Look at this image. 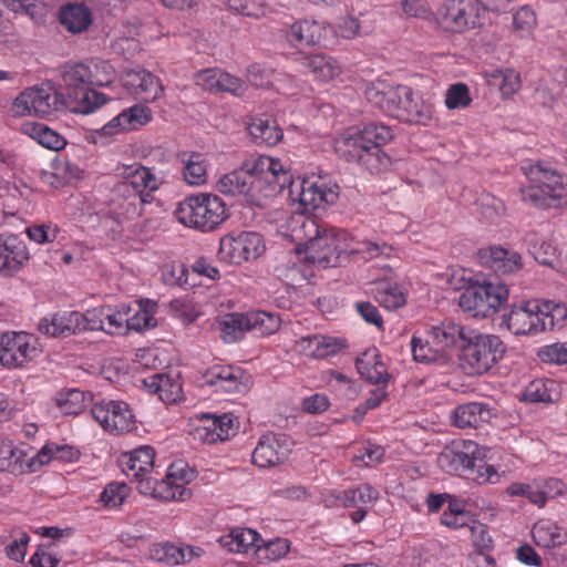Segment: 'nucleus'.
<instances>
[{
    "instance_id": "obj_6",
    "label": "nucleus",
    "mask_w": 567,
    "mask_h": 567,
    "mask_svg": "<svg viewBox=\"0 0 567 567\" xmlns=\"http://www.w3.org/2000/svg\"><path fill=\"white\" fill-rule=\"evenodd\" d=\"M467 334L458 353L460 368L467 375H482L504 358L506 346L496 334H485L474 329Z\"/></svg>"
},
{
    "instance_id": "obj_26",
    "label": "nucleus",
    "mask_w": 567,
    "mask_h": 567,
    "mask_svg": "<svg viewBox=\"0 0 567 567\" xmlns=\"http://www.w3.org/2000/svg\"><path fill=\"white\" fill-rule=\"evenodd\" d=\"M355 368L359 374L369 383L388 388L391 377L388 373L385 363L382 361L381 354L375 348L362 353L355 360Z\"/></svg>"
},
{
    "instance_id": "obj_3",
    "label": "nucleus",
    "mask_w": 567,
    "mask_h": 567,
    "mask_svg": "<svg viewBox=\"0 0 567 567\" xmlns=\"http://www.w3.org/2000/svg\"><path fill=\"white\" fill-rule=\"evenodd\" d=\"M365 97L371 104L401 122L426 124L432 118V106L406 85L371 84L365 90Z\"/></svg>"
},
{
    "instance_id": "obj_19",
    "label": "nucleus",
    "mask_w": 567,
    "mask_h": 567,
    "mask_svg": "<svg viewBox=\"0 0 567 567\" xmlns=\"http://www.w3.org/2000/svg\"><path fill=\"white\" fill-rule=\"evenodd\" d=\"M219 193L224 195H244L250 203L261 206L267 198H256L255 189L256 178L250 175L247 168L241 165L238 169H235L228 174L223 175L216 185Z\"/></svg>"
},
{
    "instance_id": "obj_59",
    "label": "nucleus",
    "mask_w": 567,
    "mask_h": 567,
    "mask_svg": "<svg viewBox=\"0 0 567 567\" xmlns=\"http://www.w3.org/2000/svg\"><path fill=\"white\" fill-rule=\"evenodd\" d=\"M289 551V545L286 539L276 538L268 543L259 542L257 547V554L260 558L268 559L270 561L282 558Z\"/></svg>"
},
{
    "instance_id": "obj_25",
    "label": "nucleus",
    "mask_w": 567,
    "mask_h": 567,
    "mask_svg": "<svg viewBox=\"0 0 567 567\" xmlns=\"http://www.w3.org/2000/svg\"><path fill=\"white\" fill-rule=\"evenodd\" d=\"M122 471L133 478L151 474L155 468V450L150 445H142L133 451L122 453L120 457Z\"/></svg>"
},
{
    "instance_id": "obj_11",
    "label": "nucleus",
    "mask_w": 567,
    "mask_h": 567,
    "mask_svg": "<svg viewBox=\"0 0 567 567\" xmlns=\"http://www.w3.org/2000/svg\"><path fill=\"white\" fill-rule=\"evenodd\" d=\"M265 250L262 236L255 231L228 234L220 239L218 258L228 264L240 265L257 259Z\"/></svg>"
},
{
    "instance_id": "obj_33",
    "label": "nucleus",
    "mask_w": 567,
    "mask_h": 567,
    "mask_svg": "<svg viewBox=\"0 0 567 567\" xmlns=\"http://www.w3.org/2000/svg\"><path fill=\"white\" fill-rule=\"evenodd\" d=\"M204 550L195 546H175L173 544H158L152 549V557L167 565L190 563L203 555Z\"/></svg>"
},
{
    "instance_id": "obj_14",
    "label": "nucleus",
    "mask_w": 567,
    "mask_h": 567,
    "mask_svg": "<svg viewBox=\"0 0 567 567\" xmlns=\"http://www.w3.org/2000/svg\"><path fill=\"white\" fill-rule=\"evenodd\" d=\"M91 414L110 433L130 432L135 426V416L124 401L103 400L92 406Z\"/></svg>"
},
{
    "instance_id": "obj_16",
    "label": "nucleus",
    "mask_w": 567,
    "mask_h": 567,
    "mask_svg": "<svg viewBox=\"0 0 567 567\" xmlns=\"http://www.w3.org/2000/svg\"><path fill=\"white\" fill-rule=\"evenodd\" d=\"M539 317V301L529 300L520 306H514L503 316V323L515 336L535 334L544 331V322Z\"/></svg>"
},
{
    "instance_id": "obj_52",
    "label": "nucleus",
    "mask_w": 567,
    "mask_h": 567,
    "mask_svg": "<svg viewBox=\"0 0 567 567\" xmlns=\"http://www.w3.org/2000/svg\"><path fill=\"white\" fill-rule=\"evenodd\" d=\"M305 66L320 81H329L338 74V68L331 59L321 54L308 56Z\"/></svg>"
},
{
    "instance_id": "obj_46",
    "label": "nucleus",
    "mask_w": 567,
    "mask_h": 567,
    "mask_svg": "<svg viewBox=\"0 0 567 567\" xmlns=\"http://www.w3.org/2000/svg\"><path fill=\"white\" fill-rule=\"evenodd\" d=\"M489 84L498 87L504 97H509L519 90L520 75L513 69H498L491 73Z\"/></svg>"
},
{
    "instance_id": "obj_4",
    "label": "nucleus",
    "mask_w": 567,
    "mask_h": 567,
    "mask_svg": "<svg viewBox=\"0 0 567 567\" xmlns=\"http://www.w3.org/2000/svg\"><path fill=\"white\" fill-rule=\"evenodd\" d=\"M437 464L449 474L463 475L480 484L494 483L493 477L498 476L494 466L486 463L484 450L474 441L454 442L444 447L437 456Z\"/></svg>"
},
{
    "instance_id": "obj_61",
    "label": "nucleus",
    "mask_w": 567,
    "mask_h": 567,
    "mask_svg": "<svg viewBox=\"0 0 567 567\" xmlns=\"http://www.w3.org/2000/svg\"><path fill=\"white\" fill-rule=\"evenodd\" d=\"M536 14L528 6L520 7L513 14V28L520 35L529 34L536 27Z\"/></svg>"
},
{
    "instance_id": "obj_23",
    "label": "nucleus",
    "mask_w": 567,
    "mask_h": 567,
    "mask_svg": "<svg viewBox=\"0 0 567 567\" xmlns=\"http://www.w3.org/2000/svg\"><path fill=\"white\" fill-rule=\"evenodd\" d=\"M203 421L205 424L197 429V434L207 444L224 442L235 435L238 430V421L231 413L205 414Z\"/></svg>"
},
{
    "instance_id": "obj_64",
    "label": "nucleus",
    "mask_w": 567,
    "mask_h": 567,
    "mask_svg": "<svg viewBox=\"0 0 567 567\" xmlns=\"http://www.w3.org/2000/svg\"><path fill=\"white\" fill-rule=\"evenodd\" d=\"M229 9L246 17L261 18L265 16L264 0H228Z\"/></svg>"
},
{
    "instance_id": "obj_56",
    "label": "nucleus",
    "mask_w": 567,
    "mask_h": 567,
    "mask_svg": "<svg viewBox=\"0 0 567 567\" xmlns=\"http://www.w3.org/2000/svg\"><path fill=\"white\" fill-rule=\"evenodd\" d=\"M472 103L468 86L455 83L449 86L445 94V105L449 110L465 109Z\"/></svg>"
},
{
    "instance_id": "obj_45",
    "label": "nucleus",
    "mask_w": 567,
    "mask_h": 567,
    "mask_svg": "<svg viewBox=\"0 0 567 567\" xmlns=\"http://www.w3.org/2000/svg\"><path fill=\"white\" fill-rule=\"evenodd\" d=\"M522 198L532 205L540 208H548L561 198V195H554L551 189H546L537 183H530L520 189Z\"/></svg>"
},
{
    "instance_id": "obj_41",
    "label": "nucleus",
    "mask_w": 567,
    "mask_h": 567,
    "mask_svg": "<svg viewBox=\"0 0 567 567\" xmlns=\"http://www.w3.org/2000/svg\"><path fill=\"white\" fill-rule=\"evenodd\" d=\"M374 298L380 306L388 310L399 309L406 302L402 288L388 281H380L375 285Z\"/></svg>"
},
{
    "instance_id": "obj_40",
    "label": "nucleus",
    "mask_w": 567,
    "mask_h": 567,
    "mask_svg": "<svg viewBox=\"0 0 567 567\" xmlns=\"http://www.w3.org/2000/svg\"><path fill=\"white\" fill-rule=\"evenodd\" d=\"M137 307L134 315H127L128 330L141 332L156 327L157 321L154 316L157 311V302L151 299H141L137 301Z\"/></svg>"
},
{
    "instance_id": "obj_39",
    "label": "nucleus",
    "mask_w": 567,
    "mask_h": 567,
    "mask_svg": "<svg viewBox=\"0 0 567 567\" xmlns=\"http://www.w3.org/2000/svg\"><path fill=\"white\" fill-rule=\"evenodd\" d=\"M534 542L544 548L557 547L566 543L567 534L554 522L539 520L533 529Z\"/></svg>"
},
{
    "instance_id": "obj_10",
    "label": "nucleus",
    "mask_w": 567,
    "mask_h": 567,
    "mask_svg": "<svg viewBox=\"0 0 567 567\" xmlns=\"http://www.w3.org/2000/svg\"><path fill=\"white\" fill-rule=\"evenodd\" d=\"M243 165L256 178L258 189H261L262 185L266 184V197L280 194L292 185L291 173L286 169L278 158L259 155L256 158L244 162Z\"/></svg>"
},
{
    "instance_id": "obj_37",
    "label": "nucleus",
    "mask_w": 567,
    "mask_h": 567,
    "mask_svg": "<svg viewBox=\"0 0 567 567\" xmlns=\"http://www.w3.org/2000/svg\"><path fill=\"white\" fill-rule=\"evenodd\" d=\"M60 23L71 33H80L92 23V13L83 3L68 4L60 11Z\"/></svg>"
},
{
    "instance_id": "obj_28",
    "label": "nucleus",
    "mask_w": 567,
    "mask_h": 567,
    "mask_svg": "<svg viewBox=\"0 0 567 567\" xmlns=\"http://www.w3.org/2000/svg\"><path fill=\"white\" fill-rule=\"evenodd\" d=\"M339 194L333 187L323 182L303 181L299 193V200L306 209H317L337 202Z\"/></svg>"
},
{
    "instance_id": "obj_63",
    "label": "nucleus",
    "mask_w": 567,
    "mask_h": 567,
    "mask_svg": "<svg viewBox=\"0 0 567 567\" xmlns=\"http://www.w3.org/2000/svg\"><path fill=\"white\" fill-rule=\"evenodd\" d=\"M538 358L545 363L566 364L567 342L544 346L538 350Z\"/></svg>"
},
{
    "instance_id": "obj_12",
    "label": "nucleus",
    "mask_w": 567,
    "mask_h": 567,
    "mask_svg": "<svg viewBox=\"0 0 567 567\" xmlns=\"http://www.w3.org/2000/svg\"><path fill=\"white\" fill-rule=\"evenodd\" d=\"M346 234L334 229L323 230L322 236L303 248L306 260L322 268L342 266L349 261V250L341 244Z\"/></svg>"
},
{
    "instance_id": "obj_21",
    "label": "nucleus",
    "mask_w": 567,
    "mask_h": 567,
    "mask_svg": "<svg viewBox=\"0 0 567 567\" xmlns=\"http://www.w3.org/2000/svg\"><path fill=\"white\" fill-rule=\"evenodd\" d=\"M333 28L323 22L310 19L295 21L286 31V39L291 47H313L321 44L328 32Z\"/></svg>"
},
{
    "instance_id": "obj_43",
    "label": "nucleus",
    "mask_w": 567,
    "mask_h": 567,
    "mask_svg": "<svg viewBox=\"0 0 567 567\" xmlns=\"http://www.w3.org/2000/svg\"><path fill=\"white\" fill-rule=\"evenodd\" d=\"M509 496L524 497L530 504L544 507L548 499V492L543 489L537 480L529 483L513 482L506 488Z\"/></svg>"
},
{
    "instance_id": "obj_27",
    "label": "nucleus",
    "mask_w": 567,
    "mask_h": 567,
    "mask_svg": "<svg viewBox=\"0 0 567 567\" xmlns=\"http://www.w3.org/2000/svg\"><path fill=\"white\" fill-rule=\"evenodd\" d=\"M143 384L150 393L157 394L166 404L176 403L183 399L182 383L178 375L155 373L145 378Z\"/></svg>"
},
{
    "instance_id": "obj_18",
    "label": "nucleus",
    "mask_w": 567,
    "mask_h": 567,
    "mask_svg": "<svg viewBox=\"0 0 567 567\" xmlns=\"http://www.w3.org/2000/svg\"><path fill=\"white\" fill-rule=\"evenodd\" d=\"M123 175L124 181L117 184L118 193L125 196L137 195L143 203L147 202L150 192L158 187L151 169L141 164L125 167Z\"/></svg>"
},
{
    "instance_id": "obj_60",
    "label": "nucleus",
    "mask_w": 567,
    "mask_h": 567,
    "mask_svg": "<svg viewBox=\"0 0 567 567\" xmlns=\"http://www.w3.org/2000/svg\"><path fill=\"white\" fill-rule=\"evenodd\" d=\"M125 116L126 114H123V112H121L111 121H109L104 126H102L100 130L94 131L92 133L93 142L97 143L99 141H101L103 144H105L107 142L102 141L104 137L107 138L120 133L130 132L128 127H126L125 124Z\"/></svg>"
},
{
    "instance_id": "obj_35",
    "label": "nucleus",
    "mask_w": 567,
    "mask_h": 567,
    "mask_svg": "<svg viewBox=\"0 0 567 567\" xmlns=\"http://www.w3.org/2000/svg\"><path fill=\"white\" fill-rule=\"evenodd\" d=\"M560 396V383L547 378L533 380L523 392V400L530 403H555Z\"/></svg>"
},
{
    "instance_id": "obj_9",
    "label": "nucleus",
    "mask_w": 567,
    "mask_h": 567,
    "mask_svg": "<svg viewBox=\"0 0 567 567\" xmlns=\"http://www.w3.org/2000/svg\"><path fill=\"white\" fill-rule=\"evenodd\" d=\"M70 99L59 93L50 85L29 87L20 93L13 103L18 115L34 114L40 117L52 115L54 112L69 109Z\"/></svg>"
},
{
    "instance_id": "obj_42",
    "label": "nucleus",
    "mask_w": 567,
    "mask_h": 567,
    "mask_svg": "<svg viewBox=\"0 0 567 567\" xmlns=\"http://www.w3.org/2000/svg\"><path fill=\"white\" fill-rule=\"evenodd\" d=\"M24 457L25 453L14 447L11 441L0 440V471L13 474L21 473L25 463L29 466L32 465Z\"/></svg>"
},
{
    "instance_id": "obj_48",
    "label": "nucleus",
    "mask_w": 567,
    "mask_h": 567,
    "mask_svg": "<svg viewBox=\"0 0 567 567\" xmlns=\"http://www.w3.org/2000/svg\"><path fill=\"white\" fill-rule=\"evenodd\" d=\"M131 313V307L122 305L117 310L113 311L110 307H105L104 332L109 334H124L128 331L127 315Z\"/></svg>"
},
{
    "instance_id": "obj_55",
    "label": "nucleus",
    "mask_w": 567,
    "mask_h": 567,
    "mask_svg": "<svg viewBox=\"0 0 567 567\" xmlns=\"http://www.w3.org/2000/svg\"><path fill=\"white\" fill-rule=\"evenodd\" d=\"M128 492L130 487L125 483H109L100 495V502L109 508L118 507L127 497Z\"/></svg>"
},
{
    "instance_id": "obj_53",
    "label": "nucleus",
    "mask_w": 567,
    "mask_h": 567,
    "mask_svg": "<svg viewBox=\"0 0 567 567\" xmlns=\"http://www.w3.org/2000/svg\"><path fill=\"white\" fill-rule=\"evenodd\" d=\"M392 252V247L386 245L384 241H362L357 248L349 249V258L353 257L357 260H370L380 256L389 257Z\"/></svg>"
},
{
    "instance_id": "obj_5",
    "label": "nucleus",
    "mask_w": 567,
    "mask_h": 567,
    "mask_svg": "<svg viewBox=\"0 0 567 567\" xmlns=\"http://www.w3.org/2000/svg\"><path fill=\"white\" fill-rule=\"evenodd\" d=\"M174 215L181 224L202 233H209L228 218V209L219 196L202 193L187 196L178 203Z\"/></svg>"
},
{
    "instance_id": "obj_22",
    "label": "nucleus",
    "mask_w": 567,
    "mask_h": 567,
    "mask_svg": "<svg viewBox=\"0 0 567 567\" xmlns=\"http://www.w3.org/2000/svg\"><path fill=\"white\" fill-rule=\"evenodd\" d=\"M477 255L480 264L496 274L509 275L523 267L522 256L517 251L501 246L482 248Z\"/></svg>"
},
{
    "instance_id": "obj_44",
    "label": "nucleus",
    "mask_w": 567,
    "mask_h": 567,
    "mask_svg": "<svg viewBox=\"0 0 567 567\" xmlns=\"http://www.w3.org/2000/svg\"><path fill=\"white\" fill-rule=\"evenodd\" d=\"M183 176L188 185L199 186L207 181L206 163L202 154L192 153L187 159H183Z\"/></svg>"
},
{
    "instance_id": "obj_54",
    "label": "nucleus",
    "mask_w": 567,
    "mask_h": 567,
    "mask_svg": "<svg viewBox=\"0 0 567 567\" xmlns=\"http://www.w3.org/2000/svg\"><path fill=\"white\" fill-rule=\"evenodd\" d=\"M79 452L69 445L45 444L37 454L41 465L49 463L52 458L65 462L76 460Z\"/></svg>"
},
{
    "instance_id": "obj_15",
    "label": "nucleus",
    "mask_w": 567,
    "mask_h": 567,
    "mask_svg": "<svg viewBox=\"0 0 567 567\" xmlns=\"http://www.w3.org/2000/svg\"><path fill=\"white\" fill-rule=\"evenodd\" d=\"M32 337L25 332L0 334V363L9 369L22 368L37 355Z\"/></svg>"
},
{
    "instance_id": "obj_2",
    "label": "nucleus",
    "mask_w": 567,
    "mask_h": 567,
    "mask_svg": "<svg viewBox=\"0 0 567 567\" xmlns=\"http://www.w3.org/2000/svg\"><path fill=\"white\" fill-rule=\"evenodd\" d=\"M393 138L392 130L383 124L369 123L362 128H349L334 140V151L349 163L363 165L371 173H379L390 164L382 150Z\"/></svg>"
},
{
    "instance_id": "obj_31",
    "label": "nucleus",
    "mask_w": 567,
    "mask_h": 567,
    "mask_svg": "<svg viewBox=\"0 0 567 567\" xmlns=\"http://www.w3.org/2000/svg\"><path fill=\"white\" fill-rule=\"evenodd\" d=\"M523 171L529 183H537L546 189H551L554 195H561L566 177L549 165L537 162L523 167Z\"/></svg>"
},
{
    "instance_id": "obj_47",
    "label": "nucleus",
    "mask_w": 567,
    "mask_h": 567,
    "mask_svg": "<svg viewBox=\"0 0 567 567\" xmlns=\"http://www.w3.org/2000/svg\"><path fill=\"white\" fill-rule=\"evenodd\" d=\"M85 394L79 389H69L58 392L55 403L61 413L65 415H78L85 408Z\"/></svg>"
},
{
    "instance_id": "obj_57",
    "label": "nucleus",
    "mask_w": 567,
    "mask_h": 567,
    "mask_svg": "<svg viewBox=\"0 0 567 567\" xmlns=\"http://www.w3.org/2000/svg\"><path fill=\"white\" fill-rule=\"evenodd\" d=\"M123 114L125 116V124L128 131H135L150 123L153 118L152 110L142 104H134L127 109H124Z\"/></svg>"
},
{
    "instance_id": "obj_36",
    "label": "nucleus",
    "mask_w": 567,
    "mask_h": 567,
    "mask_svg": "<svg viewBox=\"0 0 567 567\" xmlns=\"http://www.w3.org/2000/svg\"><path fill=\"white\" fill-rule=\"evenodd\" d=\"M259 542L262 539L250 528H234L219 539L220 545L230 553H248L251 548L257 553Z\"/></svg>"
},
{
    "instance_id": "obj_7",
    "label": "nucleus",
    "mask_w": 567,
    "mask_h": 567,
    "mask_svg": "<svg viewBox=\"0 0 567 567\" xmlns=\"http://www.w3.org/2000/svg\"><path fill=\"white\" fill-rule=\"evenodd\" d=\"M220 337L227 342L240 340L245 332L255 331L258 334H271L280 327V318L266 311L247 313H228L218 322Z\"/></svg>"
},
{
    "instance_id": "obj_8",
    "label": "nucleus",
    "mask_w": 567,
    "mask_h": 567,
    "mask_svg": "<svg viewBox=\"0 0 567 567\" xmlns=\"http://www.w3.org/2000/svg\"><path fill=\"white\" fill-rule=\"evenodd\" d=\"M507 298L508 288L505 284L484 281L466 289L460 296V306L474 317L487 318L495 313Z\"/></svg>"
},
{
    "instance_id": "obj_32",
    "label": "nucleus",
    "mask_w": 567,
    "mask_h": 567,
    "mask_svg": "<svg viewBox=\"0 0 567 567\" xmlns=\"http://www.w3.org/2000/svg\"><path fill=\"white\" fill-rule=\"evenodd\" d=\"M331 497L337 506L370 508L379 498V492L370 484H361L355 488L332 493Z\"/></svg>"
},
{
    "instance_id": "obj_38",
    "label": "nucleus",
    "mask_w": 567,
    "mask_h": 567,
    "mask_svg": "<svg viewBox=\"0 0 567 567\" xmlns=\"http://www.w3.org/2000/svg\"><path fill=\"white\" fill-rule=\"evenodd\" d=\"M248 132L255 144L259 146H275L284 136L277 122L269 118L254 120L248 126Z\"/></svg>"
},
{
    "instance_id": "obj_62",
    "label": "nucleus",
    "mask_w": 567,
    "mask_h": 567,
    "mask_svg": "<svg viewBox=\"0 0 567 567\" xmlns=\"http://www.w3.org/2000/svg\"><path fill=\"white\" fill-rule=\"evenodd\" d=\"M3 2L12 11H23L34 20H39L45 14V6L39 0H3Z\"/></svg>"
},
{
    "instance_id": "obj_29",
    "label": "nucleus",
    "mask_w": 567,
    "mask_h": 567,
    "mask_svg": "<svg viewBox=\"0 0 567 567\" xmlns=\"http://www.w3.org/2000/svg\"><path fill=\"white\" fill-rule=\"evenodd\" d=\"M442 21L447 29L462 32L475 24L473 7L468 0H447L444 4Z\"/></svg>"
},
{
    "instance_id": "obj_17",
    "label": "nucleus",
    "mask_w": 567,
    "mask_h": 567,
    "mask_svg": "<svg viewBox=\"0 0 567 567\" xmlns=\"http://www.w3.org/2000/svg\"><path fill=\"white\" fill-rule=\"evenodd\" d=\"M25 241L14 234H0V275L11 277L29 261Z\"/></svg>"
},
{
    "instance_id": "obj_20",
    "label": "nucleus",
    "mask_w": 567,
    "mask_h": 567,
    "mask_svg": "<svg viewBox=\"0 0 567 567\" xmlns=\"http://www.w3.org/2000/svg\"><path fill=\"white\" fill-rule=\"evenodd\" d=\"M290 453L286 435H264L252 452V463L259 467H271L284 463Z\"/></svg>"
},
{
    "instance_id": "obj_58",
    "label": "nucleus",
    "mask_w": 567,
    "mask_h": 567,
    "mask_svg": "<svg viewBox=\"0 0 567 567\" xmlns=\"http://www.w3.org/2000/svg\"><path fill=\"white\" fill-rule=\"evenodd\" d=\"M411 350L413 359L417 362H434L437 358V353L443 351L436 346L434 348L427 339L415 334L411 339Z\"/></svg>"
},
{
    "instance_id": "obj_24",
    "label": "nucleus",
    "mask_w": 567,
    "mask_h": 567,
    "mask_svg": "<svg viewBox=\"0 0 567 567\" xmlns=\"http://www.w3.org/2000/svg\"><path fill=\"white\" fill-rule=\"evenodd\" d=\"M495 416L494 409L485 402H467L457 405L452 414V424L458 429H478Z\"/></svg>"
},
{
    "instance_id": "obj_1",
    "label": "nucleus",
    "mask_w": 567,
    "mask_h": 567,
    "mask_svg": "<svg viewBox=\"0 0 567 567\" xmlns=\"http://www.w3.org/2000/svg\"><path fill=\"white\" fill-rule=\"evenodd\" d=\"M116 79L113 65L105 60L93 58L85 62L66 63L62 71L69 110L89 114L103 106L110 99L96 91L95 86H110Z\"/></svg>"
},
{
    "instance_id": "obj_30",
    "label": "nucleus",
    "mask_w": 567,
    "mask_h": 567,
    "mask_svg": "<svg viewBox=\"0 0 567 567\" xmlns=\"http://www.w3.org/2000/svg\"><path fill=\"white\" fill-rule=\"evenodd\" d=\"M471 328H466L452 320H444L439 326H433L429 331V336L432 339L434 346L444 350L450 347H458L465 343L468 337L467 332H471Z\"/></svg>"
},
{
    "instance_id": "obj_13",
    "label": "nucleus",
    "mask_w": 567,
    "mask_h": 567,
    "mask_svg": "<svg viewBox=\"0 0 567 567\" xmlns=\"http://www.w3.org/2000/svg\"><path fill=\"white\" fill-rule=\"evenodd\" d=\"M197 381L202 385L214 388L216 393H247L252 385V378L240 367L215 364L199 372Z\"/></svg>"
},
{
    "instance_id": "obj_50",
    "label": "nucleus",
    "mask_w": 567,
    "mask_h": 567,
    "mask_svg": "<svg viewBox=\"0 0 567 567\" xmlns=\"http://www.w3.org/2000/svg\"><path fill=\"white\" fill-rule=\"evenodd\" d=\"M30 136L43 147L52 151H60L66 145V141L62 135L42 123L32 125Z\"/></svg>"
},
{
    "instance_id": "obj_34",
    "label": "nucleus",
    "mask_w": 567,
    "mask_h": 567,
    "mask_svg": "<svg viewBox=\"0 0 567 567\" xmlns=\"http://www.w3.org/2000/svg\"><path fill=\"white\" fill-rule=\"evenodd\" d=\"M297 346L305 355L312 359H323L334 355L341 348L337 338L321 334L301 337L297 341Z\"/></svg>"
},
{
    "instance_id": "obj_51",
    "label": "nucleus",
    "mask_w": 567,
    "mask_h": 567,
    "mask_svg": "<svg viewBox=\"0 0 567 567\" xmlns=\"http://www.w3.org/2000/svg\"><path fill=\"white\" fill-rule=\"evenodd\" d=\"M134 480L137 482V491L145 496H152L155 499L169 502V498L174 495L169 494L167 491V484L164 482V477L159 480L157 477L145 475Z\"/></svg>"
},
{
    "instance_id": "obj_49",
    "label": "nucleus",
    "mask_w": 567,
    "mask_h": 567,
    "mask_svg": "<svg viewBox=\"0 0 567 567\" xmlns=\"http://www.w3.org/2000/svg\"><path fill=\"white\" fill-rule=\"evenodd\" d=\"M540 320L544 322V331L561 327L567 318V308L550 300L539 301Z\"/></svg>"
}]
</instances>
